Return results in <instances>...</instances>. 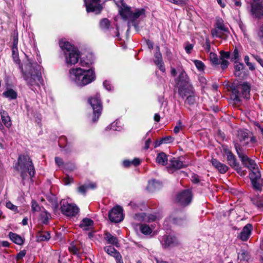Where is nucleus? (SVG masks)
Instances as JSON below:
<instances>
[{
	"label": "nucleus",
	"mask_w": 263,
	"mask_h": 263,
	"mask_svg": "<svg viewBox=\"0 0 263 263\" xmlns=\"http://www.w3.org/2000/svg\"><path fill=\"white\" fill-rule=\"evenodd\" d=\"M22 71L24 80L32 90H34L35 86H40L43 84L41 67L36 64H27L22 68Z\"/></svg>",
	"instance_id": "nucleus-1"
},
{
	"label": "nucleus",
	"mask_w": 263,
	"mask_h": 263,
	"mask_svg": "<svg viewBox=\"0 0 263 263\" xmlns=\"http://www.w3.org/2000/svg\"><path fill=\"white\" fill-rule=\"evenodd\" d=\"M69 77L72 82L81 87L90 84L96 79L94 71L91 68L87 70L81 68L71 69Z\"/></svg>",
	"instance_id": "nucleus-2"
},
{
	"label": "nucleus",
	"mask_w": 263,
	"mask_h": 263,
	"mask_svg": "<svg viewBox=\"0 0 263 263\" xmlns=\"http://www.w3.org/2000/svg\"><path fill=\"white\" fill-rule=\"evenodd\" d=\"M118 7L120 15L124 20L128 21V25L134 23L137 19L145 16V10L144 8L132 9L122 1Z\"/></svg>",
	"instance_id": "nucleus-3"
},
{
	"label": "nucleus",
	"mask_w": 263,
	"mask_h": 263,
	"mask_svg": "<svg viewBox=\"0 0 263 263\" xmlns=\"http://www.w3.org/2000/svg\"><path fill=\"white\" fill-rule=\"evenodd\" d=\"M59 45L63 52L65 61L68 66L78 63L80 54L76 48L68 42L63 40L60 41Z\"/></svg>",
	"instance_id": "nucleus-4"
},
{
	"label": "nucleus",
	"mask_w": 263,
	"mask_h": 263,
	"mask_svg": "<svg viewBox=\"0 0 263 263\" xmlns=\"http://www.w3.org/2000/svg\"><path fill=\"white\" fill-rule=\"evenodd\" d=\"M15 168L20 173L22 179H25L27 174L32 177L35 174V169L30 157L27 155H20Z\"/></svg>",
	"instance_id": "nucleus-5"
},
{
	"label": "nucleus",
	"mask_w": 263,
	"mask_h": 263,
	"mask_svg": "<svg viewBox=\"0 0 263 263\" xmlns=\"http://www.w3.org/2000/svg\"><path fill=\"white\" fill-rule=\"evenodd\" d=\"M179 96L184 100L185 104L193 105L196 102L194 88L192 84L177 87Z\"/></svg>",
	"instance_id": "nucleus-6"
},
{
	"label": "nucleus",
	"mask_w": 263,
	"mask_h": 263,
	"mask_svg": "<svg viewBox=\"0 0 263 263\" xmlns=\"http://www.w3.org/2000/svg\"><path fill=\"white\" fill-rule=\"evenodd\" d=\"M171 73L173 77H175L178 74L177 78L175 79L177 87L191 84L189 76L182 68H180L176 70L174 68H172Z\"/></svg>",
	"instance_id": "nucleus-7"
},
{
	"label": "nucleus",
	"mask_w": 263,
	"mask_h": 263,
	"mask_svg": "<svg viewBox=\"0 0 263 263\" xmlns=\"http://www.w3.org/2000/svg\"><path fill=\"white\" fill-rule=\"evenodd\" d=\"M60 205L61 212L66 216L72 218L78 215L79 209L76 204L69 203L66 200L63 199Z\"/></svg>",
	"instance_id": "nucleus-8"
},
{
	"label": "nucleus",
	"mask_w": 263,
	"mask_h": 263,
	"mask_svg": "<svg viewBox=\"0 0 263 263\" xmlns=\"http://www.w3.org/2000/svg\"><path fill=\"white\" fill-rule=\"evenodd\" d=\"M250 87L246 83L239 84L236 88L233 89L232 92L235 97L234 100L240 101L241 98H243L248 99L250 97Z\"/></svg>",
	"instance_id": "nucleus-9"
},
{
	"label": "nucleus",
	"mask_w": 263,
	"mask_h": 263,
	"mask_svg": "<svg viewBox=\"0 0 263 263\" xmlns=\"http://www.w3.org/2000/svg\"><path fill=\"white\" fill-rule=\"evenodd\" d=\"M88 102L93 110L92 121L95 122L98 120L102 109L100 96L97 95L95 97L89 98Z\"/></svg>",
	"instance_id": "nucleus-10"
},
{
	"label": "nucleus",
	"mask_w": 263,
	"mask_h": 263,
	"mask_svg": "<svg viewBox=\"0 0 263 263\" xmlns=\"http://www.w3.org/2000/svg\"><path fill=\"white\" fill-rule=\"evenodd\" d=\"M249 177L253 189L260 191L263 185V179L261 178L258 168L251 171Z\"/></svg>",
	"instance_id": "nucleus-11"
},
{
	"label": "nucleus",
	"mask_w": 263,
	"mask_h": 263,
	"mask_svg": "<svg viewBox=\"0 0 263 263\" xmlns=\"http://www.w3.org/2000/svg\"><path fill=\"white\" fill-rule=\"evenodd\" d=\"M192 193L190 190H185L177 195L175 201L181 206H185L188 205L192 200Z\"/></svg>",
	"instance_id": "nucleus-12"
},
{
	"label": "nucleus",
	"mask_w": 263,
	"mask_h": 263,
	"mask_svg": "<svg viewBox=\"0 0 263 263\" xmlns=\"http://www.w3.org/2000/svg\"><path fill=\"white\" fill-rule=\"evenodd\" d=\"M235 147L239 157L240 158L242 164L250 170L251 171L258 168L256 163L253 160L251 159L248 156L240 152V148L238 144H235Z\"/></svg>",
	"instance_id": "nucleus-13"
},
{
	"label": "nucleus",
	"mask_w": 263,
	"mask_h": 263,
	"mask_svg": "<svg viewBox=\"0 0 263 263\" xmlns=\"http://www.w3.org/2000/svg\"><path fill=\"white\" fill-rule=\"evenodd\" d=\"M87 12H95L99 14L103 9L101 0H84Z\"/></svg>",
	"instance_id": "nucleus-14"
},
{
	"label": "nucleus",
	"mask_w": 263,
	"mask_h": 263,
	"mask_svg": "<svg viewBox=\"0 0 263 263\" xmlns=\"http://www.w3.org/2000/svg\"><path fill=\"white\" fill-rule=\"evenodd\" d=\"M109 220L116 223L122 221L124 219L122 208L117 205L113 208L108 213Z\"/></svg>",
	"instance_id": "nucleus-15"
},
{
	"label": "nucleus",
	"mask_w": 263,
	"mask_h": 263,
	"mask_svg": "<svg viewBox=\"0 0 263 263\" xmlns=\"http://www.w3.org/2000/svg\"><path fill=\"white\" fill-rule=\"evenodd\" d=\"M251 11L256 17L263 16V6L259 4L254 5L252 6ZM257 36L259 41L263 44V25L259 27L257 31Z\"/></svg>",
	"instance_id": "nucleus-16"
},
{
	"label": "nucleus",
	"mask_w": 263,
	"mask_h": 263,
	"mask_svg": "<svg viewBox=\"0 0 263 263\" xmlns=\"http://www.w3.org/2000/svg\"><path fill=\"white\" fill-rule=\"evenodd\" d=\"M186 166L179 158H173L169 160L167 168L169 172H173V171L179 170Z\"/></svg>",
	"instance_id": "nucleus-17"
},
{
	"label": "nucleus",
	"mask_w": 263,
	"mask_h": 263,
	"mask_svg": "<svg viewBox=\"0 0 263 263\" xmlns=\"http://www.w3.org/2000/svg\"><path fill=\"white\" fill-rule=\"evenodd\" d=\"M223 150L224 155L227 156V159L229 165L235 168V169L238 172V170H240V168L239 167V165L236 162L234 155L227 147H223Z\"/></svg>",
	"instance_id": "nucleus-18"
},
{
	"label": "nucleus",
	"mask_w": 263,
	"mask_h": 263,
	"mask_svg": "<svg viewBox=\"0 0 263 263\" xmlns=\"http://www.w3.org/2000/svg\"><path fill=\"white\" fill-rule=\"evenodd\" d=\"M134 219L139 222H151L156 220V216L153 214H146L144 213L135 214Z\"/></svg>",
	"instance_id": "nucleus-19"
},
{
	"label": "nucleus",
	"mask_w": 263,
	"mask_h": 263,
	"mask_svg": "<svg viewBox=\"0 0 263 263\" xmlns=\"http://www.w3.org/2000/svg\"><path fill=\"white\" fill-rule=\"evenodd\" d=\"M238 138L240 142H243V145H247L249 142L254 143L256 142L254 137H249V133L243 130H239L237 135Z\"/></svg>",
	"instance_id": "nucleus-20"
},
{
	"label": "nucleus",
	"mask_w": 263,
	"mask_h": 263,
	"mask_svg": "<svg viewBox=\"0 0 263 263\" xmlns=\"http://www.w3.org/2000/svg\"><path fill=\"white\" fill-rule=\"evenodd\" d=\"M252 226L251 224H246L238 236V238L242 241H247L251 235Z\"/></svg>",
	"instance_id": "nucleus-21"
},
{
	"label": "nucleus",
	"mask_w": 263,
	"mask_h": 263,
	"mask_svg": "<svg viewBox=\"0 0 263 263\" xmlns=\"http://www.w3.org/2000/svg\"><path fill=\"white\" fill-rule=\"evenodd\" d=\"M156 52L155 54L154 62L158 66L159 69L163 72H165V68L162 60V57L160 51V48L159 46L156 47Z\"/></svg>",
	"instance_id": "nucleus-22"
},
{
	"label": "nucleus",
	"mask_w": 263,
	"mask_h": 263,
	"mask_svg": "<svg viewBox=\"0 0 263 263\" xmlns=\"http://www.w3.org/2000/svg\"><path fill=\"white\" fill-rule=\"evenodd\" d=\"M212 165L221 174H224L228 170V167L224 164L221 163L216 159L211 160Z\"/></svg>",
	"instance_id": "nucleus-23"
},
{
	"label": "nucleus",
	"mask_w": 263,
	"mask_h": 263,
	"mask_svg": "<svg viewBox=\"0 0 263 263\" xmlns=\"http://www.w3.org/2000/svg\"><path fill=\"white\" fill-rule=\"evenodd\" d=\"M164 242L162 245L164 247L166 248L171 246H174L177 243L176 238L172 236H165L162 239Z\"/></svg>",
	"instance_id": "nucleus-24"
},
{
	"label": "nucleus",
	"mask_w": 263,
	"mask_h": 263,
	"mask_svg": "<svg viewBox=\"0 0 263 263\" xmlns=\"http://www.w3.org/2000/svg\"><path fill=\"white\" fill-rule=\"evenodd\" d=\"M0 115L1 116L2 121L5 126L7 128L10 127L12 125V123L8 113L4 110L1 109L0 110Z\"/></svg>",
	"instance_id": "nucleus-25"
},
{
	"label": "nucleus",
	"mask_w": 263,
	"mask_h": 263,
	"mask_svg": "<svg viewBox=\"0 0 263 263\" xmlns=\"http://www.w3.org/2000/svg\"><path fill=\"white\" fill-rule=\"evenodd\" d=\"M93 224V221L91 219L85 218L82 220L80 227L83 230L87 231L92 228Z\"/></svg>",
	"instance_id": "nucleus-26"
},
{
	"label": "nucleus",
	"mask_w": 263,
	"mask_h": 263,
	"mask_svg": "<svg viewBox=\"0 0 263 263\" xmlns=\"http://www.w3.org/2000/svg\"><path fill=\"white\" fill-rule=\"evenodd\" d=\"M104 239L107 241L108 243L118 247L119 243L117 238L112 235L109 233L106 232L104 234Z\"/></svg>",
	"instance_id": "nucleus-27"
},
{
	"label": "nucleus",
	"mask_w": 263,
	"mask_h": 263,
	"mask_svg": "<svg viewBox=\"0 0 263 263\" xmlns=\"http://www.w3.org/2000/svg\"><path fill=\"white\" fill-rule=\"evenodd\" d=\"M9 236L14 243L18 245H22L24 243V239L17 234L10 232Z\"/></svg>",
	"instance_id": "nucleus-28"
},
{
	"label": "nucleus",
	"mask_w": 263,
	"mask_h": 263,
	"mask_svg": "<svg viewBox=\"0 0 263 263\" xmlns=\"http://www.w3.org/2000/svg\"><path fill=\"white\" fill-rule=\"evenodd\" d=\"M167 156L163 152L159 153L156 157V162L162 165H165L167 163Z\"/></svg>",
	"instance_id": "nucleus-29"
},
{
	"label": "nucleus",
	"mask_w": 263,
	"mask_h": 263,
	"mask_svg": "<svg viewBox=\"0 0 263 263\" xmlns=\"http://www.w3.org/2000/svg\"><path fill=\"white\" fill-rule=\"evenodd\" d=\"M215 27L226 35H227V33H229L228 28L224 25L221 19L217 20Z\"/></svg>",
	"instance_id": "nucleus-30"
},
{
	"label": "nucleus",
	"mask_w": 263,
	"mask_h": 263,
	"mask_svg": "<svg viewBox=\"0 0 263 263\" xmlns=\"http://www.w3.org/2000/svg\"><path fill=\"white\" fill-rule=\"evenodd\" d=\"M3 96L9 100H14L17 98V94L12 89H8L3 93Z\"/></svg>",
	"instance_id": "nucleus-31"
},
{
	"label": "nucleus",
	"mask_w": 263,
	"mask_h": 263,
	"mask_svg": "<svg viewBox=\"0 0 263 263\" xmlns=\"http://www.w3.org/2000/svg\"><path fill=\"white\" fill-rule=\"evenodd\" d=\"M104 251L109 255L115 257H118L120 254L113 247L110 246H106L104 248Z\"/></svg>",
	"instance_id": "nucleus-32"
},
{
	"label": "nucleus",
	"mask_w": 263,
	"mask_h": 263,
	"mask_svg": "<svg viewBox=\"0 0 263 263\" xmlns=\"http://www.w3.org/2000/svg\"><path fill=\"white\" fill-rule=\"evenodd\" d=\"M154 227L153 225L149 226L146 224H141L140 225V230L141 233L144 235H149L152 233Z\"/></svg>",
	"instance_id": "nucleus-33"
},
{
	"label": "nucleus",
	"mask_w": 263,
	"mask_h": 263,
	"mask_svg": "<svg viewBox=\"0 0 263 263\" xmlns=\"http://www.w3.org/2000/svg\"><path fill=\"white\" fill-rule=\"evenodd\" d=\"M161 186V184L160 182L155 180H153L148 182L147 188L149 191H153L155 190L160 189Z\"/></svg>",
	"instance_id": "nucleus-34"
},
{
	"label": "nucleus",
	"mask_w": 263,
	"mask_h": 263,
	"mask_svg": "<svg viewBox=\"0 0 263 263\" xmlns=\"http://www.w3.org/2000/svg\"><path fill=\"white\" fill-rule=\"evenodd\" d=\"M243 67L244 65L242 63L236 61L234 62L235 76L236 77H239L241 74V71L243 69Z\"/></svg>",
	"instance_id": "nucleus-35"
},
{
	"label": "nucleus",
	"mask_w": 263,
	"mask_h": 263,
	"mask_svg": "<svg viewBox=\"0 0 263 263\" xmlns=\"http://www.w3.org/2000/svg\"><path fill=\"white\" fill-rule=\"evenodd\" d=\"M38 241H47L50 238V234L49 232H40L37 235Z\"/></svg>",
	"instance_id": "nucleus-36"
},
{
	"label": "nucleus",
	"mask_w": 263,
	"mask_h": 263,
	"mask_svg": "<svg viewBox=\"0 0 263 263\" xmlns=\"http://www.w3.org/2000/svg\"><path fill=\"white\" fill-rule=\"evenodd\" d=\"M123 165L125 167H128L130 166L131 165H133L134 166H137L140 164V161L138 158H135L132 161H129L128 160H125L123 161Z\"/></svg>",
	"instance_id": "nucleus-37"
},
{
	"label": "nucleus",
	"mask_w": 263,
	"mask_h": 263,
	"mask_svg": "<svg viewBox=\"0 0 263 263\" xmlns=\"http://www.w3.org/2000/svg\"><path fill=\"white\" fill-rule=\"evenodd\" d=\"M51 218V215L46 211H43L40 215V220L44 224H47L49 219Z\"/></svg>",
	"instance_id": "nucleus-38"
},
{
	"label": "nucleus",
	"mask_w": 263,
	"mask_h": 263,
	"mask_svg": "<svg viewBox=\"0 0 263 263\" xmlns=\"http://www.w3.org/2000/svg\"><path fill=\"white\" fill-rule=\"evenodd\" d=\"M209 58L213 66H218L220 62L216 53L213 52H211L209 54Z\"/></svg>",
	"instance_id": "nucleus-39"
},
{
	"label": "nucleus",
	"mask_w": 263,
	"mask_h": 263,
	"mask_svg": "<svg viewBox=\"0 0 263 263\" xmlns=\"http://www.w3.org/2000/svg\"><path fill=\"white\" fill-rule=\"evenodd\" d=\"M249 257V253L247 251L245 250H241L238 253V259L240 260H248Z\"/></svg>",
	"instance_id": "nucleus-40"
},
{
	"label": "nucleus",
	"mask_w": 263,
	"mask_h": 263,
	"mask_svg": "<svg viewBox=\"0 0 263 263\" xmlns=\"http://www.w3.org/2000/svg\"><path fill=\"white\" fill-rule=\"evenodd\" d=\"M212 35L213 37H222V35H224L221 31L218 30L216 27L215 28L213 29L211 31Z\"/></svg>",
	"instance_id": "nucleus-41"
},
{
	"label": "nucleus",
	"mask_w": 263,
	"mask_h": 263,
	"mask_svg": "<svg viewBox=\"0 0 263 263\" xmlns=\"http://www.w3.org/2000/svg\"><path fill=\"white\" fill-rule=\"evenodd\" d=\"M193 62L198 70H203L204 68V64L202 61L197 60H195L193 61Z\"/></svg>",
	"instance_id": "nucleus-42"
},
{
	"label": "nucleus",
	"mask_w": 263,
	"mask_h": 263,
	"mask_svg": "<svg viewBox=\"0 0 263 263\" xmlns=\"http://www.w3.org/2000/svg\"><path fill=\"white\" fill-rule=\"evenodd\" d=\"M169 2L178 5V6H183L185 5L188 0H167Z\"/></svg>",
	"instance_id": "nucleus-43"
},
{
	"label": "nucleus",
	"mask_w": 263,
	"mask_h": 263,
	"mask_svg": "<svg viewBox=\"0 0 263 263\" xmlns=\"http://www.w3.org/2000/svg\"><path fill=\"white\" fill-rule=\"evenodd\" d=\"M59 144L61 147H66L68 144L66 137L64 136L60 137L59 141Z\"/></svg>",
	"instance_id": "nucleus-44"
},
{
	"label": "nucleus",
	"mask_w": 263,
	"mask_h": 263,
	"mask_svg": "<svg viewBox=\"0 0 263 263\" xmlns=\"http://www.w3.org/2000/svg\"><path fill=\"white\" fill-rule=\"evenodd\" d=\"M183 128L182 123L180 120H179L177 123V125L175 126L174 129V132L175 134L179 133Z\"/></svg>",
	"instance_id": "nucleus-45"
},
{
	"label": "nucleus",
	"mask_w": 263,
	"mask_h": 263,
	"mask_svg": "<svg viewBox=\"0 0 263 263\" xmlns=\"http://www.w3.org/2000/svg\"><path fill=\"white\" fill-rule=\"evenodd\" d=\"M100 25L102 28H107L109 26V21L106 18H104L100 21Z\"/></svg>",
	"instance_id": "nucleus-46"
},
{
	"label": "nucleus",
	"mask_w": 263,
	"mask_h": 263,
	"mask_svg": "<svg viewBox=\"0 0 263 263\" xmlns=\"http://www.w3.org/2000/svg\"><path fill=\"white\" fill-rule=\"evenodd\" d=\"M6 206L7 208L11 210L12 211H13L14 212H18L17 206L12 204L10 201L7 202L6 204Z\"/></svg>",
	"instance_id": "nucleus-47"
},
{
	"label": "nucleus",
	"mask_w": 263,
	"mask_h": 263,
	"mask_svg": "<svg viewBox=\"0 0 263 263\" xmlns=\"http://www.w3.org/2000/svg\"><path fill=\"white\" fill-rule=\"evenodd\" d=\"M31 208L33 212H37L40 210V207L38 203L35 201L32 200L31 202Z\"/></svg>",
	"instance_id": "nucleus-48"
},
{
	"label": "nucleus",
	"mask_w": 263,
	"mask_h": 263,
	"mask_svg": "<svg viewBox=\"0 0 263 263\" xmlns=\"http://www.w3.org/2000/svg\"><path fill=\"white\" fill-rule=\"evenodd\" d=\"M69 251L73 254H78L79 253V250L78 248L73 245V243H71L69 247Z\"/></svg>",
	"instance_id": "nucleus-49"
},
{
	"label": "nucleus",
	"mask_w": 263,
	"mask_h": 263,
	"mask_svg": "<svg viewBox=\"0 0 263 263\" xmlns=\"http://www.w3.org/2000/svg\"><path fill=\"white\" fill-rule=\"evenodd\" d=\"M203 47L205 50V51L209 53V52H211L210 51H211V46H210V41L209 40H206V41H205V44L203 45Z\"/></svg>",
	"instance_id": "nucleus-50"
},
{
	"label": "nucleus",
	"mask_w": 263,
	"mask_h": 263,
	"mask_svg": "<svg viewBox=\"0 0 263 263\" xmlns=\"http://www.w3.org/2000/svg\"><path fill=\"white\" fill-rule=\"evenodd\" d=\"M89 189V186H87L86 185H81L78 187V191L82 194H85L86 191Z\"/></svg>",
	"instance_id": "nucleus-51"
},
{
	"label": "nucleus",
	"mask_w": 263,
	"mask_h": 263,
	"mask_svg": "<svg viewBox=\"0 0 263 263\" xmlns=\"http://www.w3.org/2000/svg\"><path fill=\"white\" fill-rule=\"evenodd\" d=\"M163 143H171L173 141L174 138L171 136H167L162 138Z\"/></svg>",
	"instance_id": "nucleus-52"
},
{
	"label": "nucleus",
	"mask_w": 263,
	"mask_h": 263,
	"mask_svg": "<svg viewBox=\"0 0 263 263\" xmlns=\"http://www.w3.org/2000/svg\"><path fill=\"white\" fill-rule=\"evenodd\" d=\"M193 45L191 44H186V45L185 46V50L186 53H190L193 48Z\"/></svg>",
	"instance_id": "nucleus-53"
},
{
	"label": "nucleus",
	"mask_w": 263,
	"mask_h": 263,
	"mask_svg": "<svg viewBox=\"0 0 263 263\" xmlns=\"http://www.w3.org/2000/svg\"><path fill=\"white\" fill-rule=\"evenodd\" d=\"M26 252L25 250L21 251L16 255V259L17 260L23 258L26 255Z\"/></svg>",
	"instance_id": "nucleus-54"
},
{
	"label": "nucleus",
	"mask_w": 263,
	"mask_h": 263,
	"mask_svg": "<svg viewBox=\"0 0 263 263\" xmlns=\"http://www.w3.org/2000/svg\"><path fill=\"white\" fill-rule=\"evenodd\" d=\"M229 62L226 60H222L221 62L220 63L221 67L222 69H224L227 68L229 65Z\"/></svg>",
	"instance_id": "nucleus-55"
},
{
	"label": "nucleus",
	"mask_w": 263,
	"mask_h": 263,
	"mask_svg": "<svg viewBox=\"0 0 263 263\" xmlns=\"http://www.w3.org/2000/svg\"><path fill=\"white\" fill-rule=\"evenodd\" d=\"M220 56L221 59H228L230 57V53L229 52L221 51L220 52Z\"/></svg>",
	"instance_id": "nucleus-56"
},
{
	"label": "nucleus",
	"mask_w": 263,
	"mask_h": 263,
	"mask_svg": "<svg viewBox=\"0 0 263 263\" xmlns=\"http://www.w3.org/2000/svg\"><path fill=\"white\" fill-rule=\"evenodd\" d=\"M103 86L108 90L111 89V85L109 81H105L103 83Z\"/></svg>",
	"instance_id": "nucleus-57"
},
{
	"label": "nucleus",
	"mask_w": 263,
	"mask_h": 263,
	"mask_svg": "<svg viewBox=\"0 0 263 263\" xmlns=\"http://www.w3.org/2000/svg\"><path fill=\"white\" fill-rule=\"evenodd\" d=\"M239 58V52L238 50L237 49H235V50L233 51L232 58V59L233 60H237Z\"/></svg>",
	"instance_id": "nucleus-58"
},
{
	"label": "nucleus",
	"mask_w": 263,
	"mask_h": 263,
	"mask_svg": "<svg viewBox=\"0 0 263 263\" xmlns=\"http://www.w3.org/2000/svg\"><path fill=\"white\" fill-rule=\"evenodd\" d=\"M17 44H18V37L17 35L16 36H13V46L12 48L14 49H16V48H17Z\"/></svg>",
	"instance_id": "nucleus-59"
},
{
	"label": "nucleus",
	"mask_w": 263,
	"mask_h": 263,
	"mask_svg": "<svg viewBox=\"0 0 263 263\" xmlns=\"http://www.w3.org/2000/svg\"><path fill=\"white\" fill-rule=\"evenodd\" d=\"M118 123V121L114 122L112 123L110 125V128L114 130H119L120 129V128L118 129L117 125Z\"/></svg>",
	"instance_id": "nucleus-60"
},
{
	"label": "nucleus",
	"mask_w": 263,
	"mask_h": 263,
	"mask_svg": "<svg viewBox=\"0 0 263 263\" xmlns=\"http://www.w3.org/2000/svg\"><path fill=\"white\" fill-rule=\"evenodd\" d=\"M55 162L59 167L62 166L63 164V162L62 159H61L59 157L55 158Z\"/></svg>",
	"instance_id": "nucleus-61"
},
{
	"label": "nucleus",
	"mask_w": 263,
	"mask_h": 263,
	"mask_svg": "<svg viewBox=\"0 0 263 263\" xmlns=\"http://www.w3.org/2000/svg\"><path fill=\"white\" fill-rule=\"evenodd\" d=\"M12 56L14 59L18 58V50L17 48L16 49H14L12 47Z\"/></svg>",
	"instance_id": "nucleus-62"
},
{
	"label": "nucleus",
	"mask_w": 263,
	"mask_h": 263,
	"mask_svg": "<svg viewBox=\"0 0 263 263\" xmlns=\"http://www.w3.org/2000/svg\"><path fill=\"white\" fill-rule=\"evenodd\" d=\"M151 143V140L150 138H148L146 140L145 145L144 147V149H148L149 147L150 144Z\"/></svg>",
	"instance_id": "nucleus-63"
},
{
	"label": "nucleus",
	"mask_w": 263,
	"mask_h": 263,
	"mask_svg": "<svg viewBox=\"0 0 263 263\" xmlns=\"http://www.w3.org/2000/svg\"><path fill=\"white\" fill-rule=\"evenodd\" d=\"M146 44L148 46V47L150 49H152L154 47V44H153V43L149 41V40H148L146 41Z\"/></svg>",
	"instance_id": "nucleus-64"
}]
</instances>
